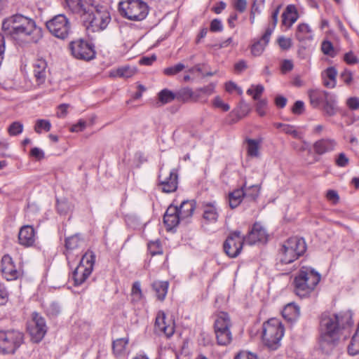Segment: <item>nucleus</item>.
Segmentation results:
<instances>
[{
	"instance_id": "9d476101",
	"label": "nucleus",
	"mask_w": 359,
	"mask_h": 359,
	"mask_svg": "<svg viewBox=\"0 0 359 359\" xmlns=\"http://www.w3.org/2000/svg\"><path fill=\"white\" fill-rule=\"evenodd\" d=\"M46 25L52 35L60 39H65L71 32L70 22L63 14L54 16Z\"/></svg>"
},
{
	"instance_id": "c85d7f7f",
	"label": "nucleus",
	"mask_w": 359,
	"mask_h": 359,
	"mask_svg": "<svg viewBox=\"0 0 359 359\" xmlns=\"http://www.w3.org/2000/svg\"><path fill=\"white\" fill-rule=\"evenodd\" d=\"M231 326V323L228 313L225 312L219 313L214 324L215 331L218 330L219 329L224 330L226 328H230Z\"/></svg>"
},
{
	"instance_id": "393cba45",
	"label": "nucleus",
	"mask_w": 359,
	"mask_h": 359,
	"mask_svg": "<svg viewBox=\"0 0 359 359\" xmlns=\"http://www.w3.org/2000/svg\"><path fill=\"white\" fill-rule=\"evenodd\" d=\"M325 90L316 88L308 91L311 105L313 108H319L322 104Z\"/></svg>"
},
{
	"instance_id": "37998d69",
	"label": "nucleus",
	"mask_w": 359,
	"mask_h": 359,
	"mask_svg": "<svg viewBox=\"0 0 359 359\" xmlns=\"http://www.w3.org/2000/svg\"><path fill=\"white\" fill-rule=\"evenodd\" d=\"M50 128L51 124L50 121L46 119H38L34 126V131L38 134L41 133L42 130L48 132Z\"/></svg>"
},
{
	"instance_id": "6e6d98bb",
	"label": "nucleus",
	"mask_w": 359,
	"mask_h": 359,
	"mask_svg": "<svg viewBox=\"0 0 359 359\" xmlns=\"http://www.w3.org/2000/svg\"><path fill=\"white\" fill-rule=\"evenodd\" d=\"M148 249L152 256L162 254V250L158 242H149Z\"/></svg>"
},
{
	"instance_id": "b1692460",
	"label": "nucleus",
	"mask_w": 359,
	"mask_h": 359,
	"mask_svg": "<svg viewBox=\"0 0 359 359\" xmlns=\"http://www.w3.org/2000/svg\"><path fill=\"white\" fill-rule=\"evenodd\" d=\"M244 187H245V183L243 184L241 188L229 193V203L231 208H236L241 203L243 198L245 197Z\"/></svg>"
},
{
	"instance_id": "bb28decb",
	"label": "nucleus",
	"mask_w": 359,
	"mask_h": 359,
	"mask_svg": "<svg viewBox=\"0 0 359 359\" xmlns=\"http://www.w3.org/2000/svg\"><path fill=\"white\" fill-rule=\"evenodd\" d=\"M217 343L219 346H227L232 341V334L230 328H226L224 330L219 329L215 331Z\"/></svg>"
},
{
	"instance_id": "09e8293b",
	"label": "nucleus",
	"mask_w": 359,
	"mask_h": 359,
	"mask_svg": "<svg viewBox=\"0 0 359 359\" xmlns=\"http://www.w3.org/2000/svg\"><path fill=\"white\" fill-rule=\"evenodd\" d=\"M321 50L325 55H329L332 57H334L337 54L334 49L333 45L330 41H324L321 45Z\"/></svg>"
},
{
	"instance_id": "603ef678",
	"label": "nucleus",
	"mask_w": 359,
	"mask_h": 359,
	"mask_svg": "<svg viewBox=\"0 0 359 359\" xmlns=\"http://www.w3.org/2000/svg\"><path fill=\"white\" fill-rule=\"evenodd\" d=\"M277 41L280 48L283 50H287L292 46V40L290 38L282 36L278 39Z\"/></svg>"
},
{
	"instance_id": "5701e85b",
	"label": "nucleus",
	"mask_w": 359,
	"mask_h": 359,
	"mask_svg": "<svg viewBox=\"0 0 359 359\" xmlns=\"http://www.w3.org/2000/svg\"><path fill=\"white\" fill-rule=\"evenodd\" d=\"M337 72L333 67H328L322 72L323 85L328 88H333L336 86Z\"/></svg>"
},
{
	"instance_id": "49530a36",
	"label": "nucleus",
	"mask_w": 359,
	"mask_h": 359,
	"mask_svg": "<svg viewBox=\"0 0 359 359\" xmlns=\"http://www.w3.org/2000/svg\"><path fill=\"white\" fill-rule=\"evenodd\" d=\"M185 68L182 63H178L174 66L165 68L163 73L166 76H174L182 72Z\"/></svg>"
},
{
	"instance_id": "4d7b16f0",
	"label": "nucleus",
	"mask_w": 359,
	"mask_h": 359,
	"mask_svg": "<svg viewBox=\"0 0 359 359\" xmlns=\"http://www.w3.org/2000/svg\"><path fill=\"white\" fill-rule=\"evenodd\" d=\"M257 101L256 111L259 116H264L266 114L265 110L267 106V101L266 100H259Z\"/></svg>"
},
{
	"instance_id": "423d86ee",
	"label": "nucleus",
	"mask_w": 359,
	"mask_h": 359,
	"mask_svg": "<svg viewBox=\"0 0 359 359\" xmlns=\"http://www.w3.org/2000/svg\"><path fill=\"white\" fill-rule=\"evenodd\" d=\"M121 15L133 21L144 20L149 13L147 4L142 0H126L118 4Z\"/></svg>"
},
{
	"instance_id": "13d9d810",
	"label": "nucleus",
	"mask_w": 359,
	"mask_h": 359,
	"mask_svg": "<svg viewBox=\"0 0 359 359\" xmlns=\"http://www.w3.org/2000/svg\"><path fill=\"white\" fill-rule=\"evenodd\" d=\"M8 299V293L6 287L0 283V306L6 304Z\"/></svg>"
},
{
	"instance_id": "680f3d73",
	"label": "nucleus",
	"mask_w": 359,
	"mask_h": 359,
	"mask_svg": "<svg viewBox=\"0 0 359 359\" xmlns=\"http://www.w3.org/2000/svg\"><path fill=\"white\" fill-rule=\"evenodd\" d=\"M344 61L348 65H355L358 63V58L353 54V52H348L344 55Z\"/></svg>"
},
{
	"instance_id": "052dcab7",
	"label": "nucleus",
	"mask_w": 359,
	"mask_h": 359,
	"mask_svg": "<svg viewBox=\"0 0 359 359\" xmlns=\"http://www.w3.org/2000/svg\"><path fill=\"white\" fill-rule=\"evenodd\" d=\"M346 105L351 110H357L359 109V98L357 97H349L346 100Z\"/></svg>"
},
{
	"instance_id": "f704fd0d",
	"label": "nucleus",
	"mask_w": 359,
	"mask_h": 359,
	"mask_svg": "<svg viewBox=\"0 0 359 359\" xmlns=\"http://www.w3.org/2000/svg\"><path fill=\"white\" fill-rule=\"evenodd\" d=\"M311 29L310 27L305 23L298 25L296 32V37L299 41H304L311 37Z\"/></svg>"
},
{
	"instance_id": "f257e3e1",
	"label": "nucleus",
	"mask_w": 359,
	"mask_h": 359,
	"mask_svg": "<svg viewBox=\"0 0 359 359\" xmlns=\"http://www.w3.org/2000/svg\"><path fill=\"white\" fill-rule=\"evenodd\" d=\"M353 324L350 312L323 313L319 327L318 348L325 354L330 353L338 345L342 330Z\"/></svg>"
},
{
	"instance_id": "ddd939ff",
	"label": "nucleus",
	"mask_w": 359,
	"mask_h": 359,
	"mask_svg": "<svg viewBox=\"0 0 359 359\" xmlns=\"http://www.w3.org/2000/svg\"><path fill=\"white\" fill-rule=\"evenodd\" d=\"M178 176L175 170L168 171L161 169L158 175L159 184L165 193L174 192L177 189Z\"/></svg>"
},
{
	"instance_id": "20e7f679",
	"label": "nucleus",
	"mask_w": 359,
	"mask_h": 359,
	"mask_svg": "<svg viewBox=\"0 0 359 359\" xmlns=\"http://www.w3.org/2000/svg\"><path fill=\"white\" fill-rule=\"evenodd\" d=\"M306 250V245L303 238L291 237L282 244L278 259L282 264H290L302 256Z\"/></svg>"
},
{
	"instance_id": "7c9ffc66",
	"label": "nucleus",
	"mask_w": 359,
	"mask_h": 359,
	"mask_svg": "<svg viewBox=\"0 0 359 359\" xmlns=\"http://www.w3.org/2000/svg\"><path fill=\"white\" fill-rule=\"evenodd\" d=\"M81 242L82 241L79 234H74L73 236L67 237L65 239V255L67 257H68L67 254L69 252L78 248L80 246Z\"/></svg>"
},
{
	"instance_id": "1a4fd4ad",
	"label": "nucleus",
	"mask_w": 359,
	"mask_h": 359,
	"mask_svg": "<svg viewBox=\"0 0 359 359\" xmlns=\"http://www.w3.org/2000/svg\"><path fill=\"white\" fill-rule=\"evenodd\" d=\"M95 261V255L92 251H87L82 257L79 265L73 272L76 285H81L92 273Z\"/></svg>"
},
{
	"instance_id": "c9c22d12",
	"label": "nucleus",
	"mask_w": 359,
	"mask_h": 359,
	"mask_svg": "<svg viewBox=\"0 0 359 359\" xmlns=\"http://www.w3.org/2000/svg\"><path fill=\"white\" fill-rule=\"evenodd\" d=\"M217 217L216 208L212 205H206L203 212V218L209 222H215L217 220Z\"/></svg>"
},
{
	"instance_id": "f03ea898",
	"label": "nucleus",
	"mask_w": 359,
	"mask_h": 359,
	"mask_svg": "<svg viewBox=\"0 0 359 359\" xmlns=\"http://www.w3.org/2000/svg\"><path fill=\"white\" fill-rule=\"evenodd\" d=\"M1 28L5 35L13 39L28 40V37L36 31V24L31 18L15 14L5 18Z\"/></svg>"
},
{
	"instance_id": "e2e57ef3",
	"label": "nucleus",
	"mask_w": 359,
	"mask_h": 359,
	"mask_svg": "<svg viewBox=\"0 0 359 359\" xmlns=\"http://www.w3.org/2000/svg\"><path fill=\"white\" fill-rule=\"evenodd\" d=\"M294 114H302L304 111V103L302 101H296L292 109Z\"/></svg>"
},
{
	"instance_id": "cd10ccee",
	"label": "nucleus",
	"mask_w": 359,
	"mask_h": 359,
	"mask_svg": "<svg viewBox=\"0 0 359 359\" xmlns=\"http://www.w3.org/2000/svg\"><path fill=\"white\" fill-rule=\"evenodd\" d=\"M196 205L193 201H184L180 206L178 207V213L180 214L182 219L188 218L192 216L195 210Z\"/></svg>"
},
{
	"instance_id": "774afa93",
	"label": "nucleus",
	"mask_w": 359,
	"mask_h": 359,
	"mask_svg": "<svg viewBox=\"0 0 359 359\" xmlns=\"http://www.w3.org/2000/svg\"><path fill=\"white\" fill-rule=\"evenodd\" d=\"M235 359H258L257 355L250 352H241L235 358Z\"/></svg>"
},
{
	"instance_id": "f3484780",
	"label": "nucleus",
	"mask_w": 359,
	"mask_h": 359,
	"mask_svg": "<svg viewBox=\"0 0 359 359\" xmlns=\"http://www.w3.org/2000/svg\"><path fill=\"white\" fill-rule=\"evenodd\" d=\"M155 330L156 332H162L167 337H170L174 332V323H170L167 324L165 321V314L163 311H158L156 317Z\"/></svg>"
},
{
	"instance_id": "e433bc0d",
	"label": "nucleus",
	"mask_w": 359,
	"mask_h": 359,
	"mask_svg": "<svg viewBox=\"0 0 359 359\" xmlns=\"http://www.w3.org/2000/svg\"><path fill=\"white\" fill-rule=\"evenodd\" d=\"M348 353L351 355H355L359 353V334L356 332L353 335L348 346Z\"/></svg>"
},
{
	"instance_id": "a19ab883",
	"label": "nucleus",
	"mask_w": 359,
	"mask_h": 359,
	"mask_svg": "<svg viewBox=\"0 0 359 359\" xmlns=\"http://www.w3.org/2000/svg\"><path fill=\"white\" fill-rule=\"evenodd\" d=\"M260 191L259 185H252L248 187H244L245 197L249 198L252 201L256 200Z\"/></svg>"
},
{
	"instance_id": "0eeeda50",
	"label": "nucleus",
	"mask_w": 359,
	"mask_h": 359,
	"mask_svg": "<svg viewBox=\"0 0 359 359\" xmlns=\"http://www.w3.org/2000/svg\"><path fill=\"white\" fill-rule=\"evenodd\" d=\"M23 332L18 330H0V353L13 355L24 343Z\"/></svg>"
},
{
	"instance_id": "473e14b6",
	"label": "nucleus",
	"mask_w": 359,
	"mask_h": 359,
	"mask_svg": "<svg viewBox=\"0 0 359 359\" xmlns=\"http://www.w3.org/2000/svg\"><path fill=\"white\" fill-rule=\"evenodd\" d=\"M152 287L156 293L157 298L163 301L168 292V283L167 281H155Z\"/></svg>"
},
{
	"instance_id": "39448f33",
	"label": "nucleus",
	"mask_w": 359,
	"mask_h": 359,
	"mask_svg": "<svg viewBox=\"0 0 359 359\" xmlns=\"http://www.w3.org/2000/svg\"><path fill=\"white\" fill-rule=\"evenodd\" d=\"M283 334L284 328L278 319L272 318L263 324L262 340L269 349L276 350L280 346Z\"/></svg>"
},
{
	"instance_id": "a878e982",
	"label": "nucleus",
	"mask_w": 359,
	"mask_h": 359,
	"mask_svg": "<svg viewBox=\"0 0 359 359\" xmlns=\"http://www.w3.org/2000/svg\"><path fill=\"white\" fill-rule=\"evenodd\" d=\"M299 308L294 303L287 304L282 311V315L288 321L296 320L299 316Z\"/></svg>"
},
{
	"instance_id": "338daca9",
	"label": "nucleus",
	"mask_w": 359,
	"mask_h": 359,
	"mask_svg": "<svg viewBox=\"0 0 359 359\" xmlns=\"http://www.w3.org/2000/svg\"><path fill=\"white\" fill-rule=\"evenodd\" d=\"M30 155L36 160H41L44 158L43 151L38 147L32 148L30 151Z\"/></svg>"
},
{
	"instance_id": "ea45409f",
	"label": "nucleus",
	"mask_w": 359,
	"mask_h": 359,
	"mask_svg": "<svg viewBox=\"0 0 359 359\" xmlns=\"http://www.w3.org/2000/svg\"><path fill=\"white\" fill-rule=\"evenodd\" d=\"M248 154L252 157H257L259 156V142L255 140H247Z\"/></svg>"
},
{
	"instance_id": "dca6fc26",
	"label": "nucleus",
	"mask_w": 359,
	"mask_h": 359,
	"mask_svg": "<svg viewBox=\"0 0 359 359\" xmlns=\"http://www.w3.org/2000/svg\"><path fill=\"white\" fill-rule=\"evenodd\" d=\"M32 68L33 76L35 79L36 84L37 86L43 84L48 74L46 61L42 58L36 59L33 63Z\"/></svg>"
},
{
	"instance_id": "a18cd8bd",
	"label": "nucleus",
	"mask_w": 359,
	"mask_h": 359,
	"mask_svg": "<svg viewBox=\"0 0 359 359\" xmlns=\"http://www.w3.org/2000/svg\"><path fill=\"white\" fill-rule=\"evenodd\" d=\"M23 124L19 121L13 122L8 128V133L11 136H16L22 133Z\"/></svg>"
},
{
	"instance_id": "aec40b11",
	"label": "nucleus",
	"mask_w": 359,
	"mask_h": 359,
	"mask_svg": "<svg viewBox=\"0 0 359 359\" xmlns=\"http://www.w3.org/2000/svg\"><path fill=\"white\" fill-rule=\"evenodd\" d=\"M18 240L20 245L29 247L35 242V231L30 225H25L20 228L18 233Z\"/></svg>"
},
{
	"instance_id": "58836bf2",
	"label": "nucleus",
	"mask_w": 359,
	"mask_h": 359,
	"mask_svg": "<svg viewBox=\"0 0 359 359\" xmlns=\"http://www.w3.org/2000/svg\"><path fill=\"white\" fill-rule=\"evenodd\" d=\"M158 100L162 104L171 102L176 99V93H174L168 89H163L158 93Z\"/></svg>"
},
{
	"instance_id": "6ab92c4d",
	"label": "nucleus",
	"mask_w": 359,
	"mask_h": 359,
	"mask_svg": "<svg viewBox=\"0 0 359 359\" xmlns=\"http://www.w3.org/2000/svg\"><path fill=\"white\" fill-rule=\"evenodd\" d=\"M182 218L178 213V207L170 205L163 216V222L168 230H171L177 226Z\"/></svg>"
},
{
	"instance_id": "0e129e2a",
	"label": "nucleus",
	"mask_w": 359,
	"mask_h": 359,
	"mask_svg": "<svg viewBox=\"0 0 359 359\" xmlns=\"http://www.w3.org/2000/svg\"><path fill=\"white\" fill-rule=\"evenodd\" d=\"M234 8L240 13H243L247 8L246 0H236L233 2Z\"/></svg>"
},
{
	"instance_id": "69168bd1",
	"label": "nucleus",
	"mask_w": 359,
	"mask_h": 359,
	"mask_svg": "<svg viewBox=\"0 0 359 359\" xmlns=\"http://www.w3.org/2000/svg\"><path fill=\"white\" fill-rule=\"evenodd\" d=\"M225 89L229 93H233L234 90H237L239 94H242L243 93L242 90L239 87H238L235 83L232 81H229L226 83Z\"/></svg>"
},
{
	"instance_id": "6e6552de",
	"label": "nucleus",
	"mask_w": 359,
	"mask_h": 359,
	"mask_svg": "<svg viewBox=\"0 0 359 359\" xmlns=\"http://www.w3.org/2000/svg\"><path fill=\"white\" fill-rule=\"evenodd\" d=\"M89 13V27L93 32H100L104 29L111 20V17L107 8L100 5L91 4L86 8Z\"/></svg>"
},
{
	"instance_id": "2eb2a0df",
	"label": "nucleus",
	"mask_w": 359,
	"mask_h": 359,
	"mask_svg": "<svg viewBox=\"0 0 359 359\" xmlns=\"http://www.w3.org/2000/svg\"><path fill=\"white\" fill-rule=\"evenodd\" d=\"M1 272L7 280H13L22 275V271L15 265L12 258L5 255L1 259Z\"/></svg>"
},
{
	"instance_id": "4468645a",
	"label": "nucleus",
	"mask_w": 359,
	"mask_h": 359,
	"mask_svg": "<svg viewBox=\"0 0 359 359\" xmlns=\"http://www.w3.org/2000/svg\"><path fill=\"white\" fill-rule=\"evenodd\" d=\"M28 332L34 342H39L47 332V327L43 318L37 313L33 314L32 322L28 325Z\"/></svg>"
},
{
	"instance_id": "72a5a7b5",
	"label": "nucleus",
	"mask_w": 359,
	"mask_h": 359,
	"mask_svg": "<svg viewBox=\"0 0 359 359\" xmlns=\"http://www.w3.org/2000/svg\"><path fill=\"white\" fill-rule=\"evenodd\" d=\"M128 339L126 338H120L113 341L112 348L114 353L116 356L122 355L126 351Z\"/></svg>"
},
{
	"instance_id": "a211bd4d",
	"label": "nucleus",
	"mask_w": 359,
	"mask_h": 359,
	"mask_svg": "<svg viewBox=\"0 0 359 359\" xmlns=\"http://www.w3.org/2000/svg\"><path fill=\"white\" fill-rule=\"evenodd\" d=\"M245 242L249 245H254L257 242L266 241L265 229L258 223H255L248 235L244 237Z\"/></svg>"
},
{
	"instance_id": "412c9836",
	"label": "nucleus",
	"mask_w": 359,
	"mask_h": 359,
	"mask_svg": "<svg viewBox=\"0 0 359 359\" xmlns=\"http://www.w3.org/2000/svg\"><path fill=\"white\" fill-rule=\"evenodd\" d=\"M337 146V142L334 139L323 138L316 141L313 144L315 153L318 155H323L325 153L334 150Z\"/></svg>"
},
{
	"instance_id": "79ce46f5",
	"label": "nucleus",
	"mask_w": 359,
	"mask_h": 359,
	"mask_svg": "<svg viewBox=\"0 0 359 359\" xmlns=\"http://www.w3.org/2000/svg\"><path fill=\"white\" fill-rule=\"evenodd\" d=\"M325 114L329 116H334L338 111L336 99L330 100V102L321 107Z\"/></svg>"
},
{
	"instance_id": "7ed1b4c3",
	"label": "nucleus",
	"mask_w": 359,
	"mask_h": 359,
	"mask_svg": "<svg viewBox=\"0 0 359 359\" xmlns=\"http://www.w3.org/2000/svg\"><path fill=\"white\" fill-rule=\"evenodd\" d=\"M320 280V275L312 268L302 266L294 278V292L300 297L308 296Z\"/></svg>"
},
{
	"instance_id": "c756f323",
	"label": "nucleus",
	"mask_w": 359,
	"mask_h": 359,
	"mask_svg": "<svg viewBox=\"0 0 359 359\" xmlns=\"http://www.w3.org/2000/svg\"><path fill=\"white\" fill-rule=\"evenodd\" d=\"M137 69L135 67H130L128 65L121 67L116 71L111 72V76H119L122 78H130L135 74Z\"/></svg>"
},
{
	"instance_id": "4be33fe9",
	"label": "nucleus",
	"mask_w": 359,
	"mask_h": 359,
	"mask_svg": "<svg viewBox=\"0 0 359 359\" xmlns=\"http://www.w3.org/2000/svg\"><path fill=\"white\" fill-rule=\"evenodd\" d=\"M298 17L299 15L296 7L294 5H288L282 14V24L287 27H290L297 21Z\"/></svg>"
},
{
	"instance_id": "3c124183",
	"label": "nucleus",
	"mask_w": 359,
	"mask_h": 359,
	"mask_svg": "<svg viewBox=\"0 0 359 359\" xmlns=\"http://www.w3.org/2000/svg\"><path fill=\"white\" fill-rule=\"evenodd\" d=\"M131 295L133 301H139L142 297V290L140 288V283L135 282L133 285Z\"/></svg>"
},
{
	"instance_id": "8fccbe9b",
	"label": "nucleus",
	"mask_w": 359,
	"mask_h": 359,
	"mask_svg": "<svg viewBox=\"0 0 359 359\" xmlns=\"http://www.w3.org/2000/svg\"><path fill=\"white\" fill-rule=\"evenodd\" d=\"M266 45L261 39L255 42L251 48L252 54L255 56H259L263 53Z\"/></svg>"
},
{
	"instance_id": "864d4df0",
	"label": "nucleus",
	"mask_w": 359,
	"mask_h": 359,
	"mask_svg": "<svg viewBox=\"0 0 359 359\" xmlns=\"http://www.w3.org/2000/svg\"><path fill=\"white\" fill-rule=\"evenodd\" d=\"M212 104L215 107L219 108L224 111H227L230 109L229 105L224 103L219 96L214 98L212 100Z\"/></svg>"
},
{
	"instance_id": "f8f14e48",
	"label": "nucleus",
	"mask_w": 359,
	"mask_h": 359,
	"mask_svg": "<svg viewBox=\"0 0 359 359\" xmlns=\"http://www.w3.org/2000/svg\"><path fill=\"white\" fill-rule=\"evenodd\" d=\"M69 48L72 55L79 60H90L95 55L93 46L83 39L72 41Z\"/></svg>"
},
{
	"instance_id": "c03bdc74",
	"label": "nucleus",
	"mask_w": 359,
	"mask_h": 359,
	"mask_svg": "<svg viewBox=\"0 0 359 359\" xmlns=\"http://www.w3.org/2000/svg\"><path fill=\"white\" fill-rule=\"evenodd\" d=\"M264 86L262 85L252 86L250 88L247 90L248 95H252L255 100H260V96L264 92Z\"/></svg>"
},
{
	"instance_id": "9b49d317",
	"label": "nucleus",
	"mask_w": 359,
	"mask_h": 359,
	"mask_svg": "<svg viewBox=\"0 0 359 359\" xmlns=\"http://www.w3.org/2000/svg\"><path fill=\"white\" fill-rule=\"evenodd\" d=\"M244 243V237L241 236V231L231 232L223 244L224 252L231 258L237 257L242 251Z\"/></svg>"
},
{
	"instance_id": "2f4dec72",
	"label": "nucleus",
	"mask_w": 359,
	"mask_h": 359,
	"mask_svg": "<svg viewBox=\"0 0 359 359\" xmlns=\"http://www.w3.org/2000/svg\"><path fill=\"white\" fill-rule=\"evenodd\" d=\"M65 5L74 13L85 14L86 8L83 0H62Z\"/></svg>"
},
{
	"instance_id": "bf43d9fd",
	"label": "nucleus",
	"mask_w": 359,
	"mask_h": 359,
	"mask_svg": "<svg viewBox=\"0 0 359 359\" xmlns=\"http://www.w3.org/2000/svg\"><path fill=\"white\" fill-rule=\"evenodd\" d=\"M210 29L212 32H221L223 29L222 21L219 19H214L210 22Z\"/></svg>"
},
{
	"instance_id": "4c0bfd02",
	"label": "nucleus",
	"mask_w": 359,
	"mask_h": 359,
	"mask_svg": "<svg viewBox=\"0 0 359 359\" xmlns=\"http://www.w3.org/2000/svg\"><path fill=\"white\" fill-rule=\"evenodd\" d=\"M193 90L189 88H184L180 89L176 93V99L184 102H191V96Z\"/></svg>"
},
{
	"instance_id": "5fc2aeb1",
	"label": "nucleus",
	"mask_w": 359,
	"mask_h": 359,
	"mask_svg": "<svg viewBox=\"0 0 359 359\" xmlns=\"http://www.w3.org/2000/svg\"><path fill=\"white\" fill-rule=\"evenodd\" d=\"M348 163L349 159L344 153L339 154L335 159V163L338 167H346Z\"/></svg>"
},
{
	"instance_id": "de8ad7c7",
	"label": "nucleus",
	"mask_w": 359,
	"mask_h": 359,
	"mask_svg": "<svg viewBox=\"0 0 359 359\" xmlns=\"http://www.w3.org/2000/svg\"><path fill=\"white\" fill-rule=\"evenodd\" d=\"M249 111L248 105L244 102H241L239 106L236 110L233 111L231 113L235 114L237 120L242 118L243 116H246Z\"/></svg>"
}]
</instances>
